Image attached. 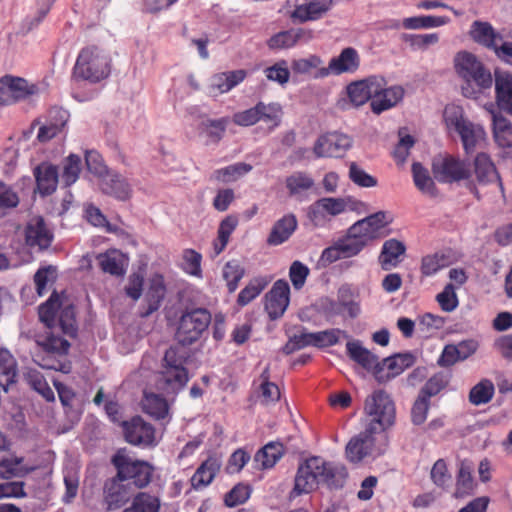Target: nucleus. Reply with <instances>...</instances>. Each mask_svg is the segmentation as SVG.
<instances>
[{
	"instance_id": "1",
	"label": "nucleus",
	"mask_w": 512,
	"mask_h": 512,
	"mask_svg": "<svg viewBox=\"0 0 512 512\" xmlns=\"http://www.w3.org/2000/svg\"><path fill=\"white\" fill-rule=\"evenodd\" d=\"M365 411L369 421L364 431L352 437L346 445L345 455L349 462L360 463L374 453L375 435L393 425L395 406L383 390H378L366 399Z\"/></svg>"
},
{
	"instance_id": "2",
	"label": "nucleus",
	"mask_w": 512,
	"mask_h": 512,
	"mask_svg": "<svg viewBox=\"0 0 512 512\" xmlns=\"http://www.w3.org/2000/svg\"><path fill=\"white\" fill-rule=\"evenodd\" d=\"M348 472L342 463L325 461L313 456L306 459L298 467L295 476L294 491L300 495L310 493L319 485L329 489H340L344 486Z\"/></svg>"
},
{
	"instance_id": "3",
	"label": "nucleus",
	"mask_w": 512,
	"mask_h": 512,
	"mask_svg": "<svg viewBox=\"0 0 512 512\" xmlns=\"http://www.w3.org/2000/svg\"><path fill=\"white\" fill-rule=\"evenodd\" d=\"M457 74L465 81L462 93L467 98H475L476 95L492 86V75L478 58L467 51H461L454 58Z\"/></svg>"
},
{
	"instance_id": "4",
	"label": "nucleus",
	"mask_w": 512,
	"mask_h": 512,
	"mask_svg": "<svg viewBox=\"0 0 512 512\" xmlns=\"http://www.w3.org/2000/svg\"><path fill=\"white\" fill-rule=\"evenodd\" d=\"M186 359V353L177 346L166 350L156 381L159 390L168 395L177 394L186 386L189 381L188 371L184 366Z\"/></svg>"
},
{
	"instance_id": "5",
	"label": "nucleus",
	"mask_w": 512,
	"mask_h": 512,
	"mask_svg": "<svg viewBox=\"0 0 512 512\" xmlns=\"http://www.w3.org/2000/svg\"><path fill=\"white\" fill-rule=\"evenodd\" d=\"M110 74V58L96 46L83 48L76 60L74 77L91 83H97Z\"/></svg>"
},
{
	"instance_id": "6",
	"label": "nucleus",
	"mask_w": 512,
	"mask_h": 512,
	"mask_svg": "<svg viewBox=\"0 0 512 512\" xmlns=\"http://www.w3.org/2000/svg\"><path fill=\"white\" fill-rule=\"evenodd\" d=\"M111 462L117 470L116 476L123 482L128 481V484H133L138 489L146 487L151 482L153 466L147 461L134 459L126 449H119Z\"/></svg>"
},
{
	"instance_id": "7",
	"label": "nucleus",
	"mask_w": 512,
	"mask_h": 512,
	"mask_svg": "<svg viewBox=\"0 0 512 512\" xmlns=\"http://www.w3.org/2000/svg\"><path fill=\"white\" fill-rule=\"evenodd\" d=\"M444 120L448 129L459 134L466 154L473 153L485 139L483 127L466 119L463 110L458 106H447L444 110Z\"/></svg>"
},
{
	"instance_id": "8",
	"label": "nucleus",
	"mask_w": 512,
	"mask_h": 512,
	"mask_svg": "<svg viewBox=\"0 0 512 512\" xmlns=\"http://www.w3.org/2000/svg\"><path fill=\"white\" fill-rule=\"evenodd\" d=\"M37 344L42 348V353L36 354L35 359L39 366L64 373L70 371V365L59 359L68 354L70 343L67 339L51 331L40 337Z\"/></svg>"
},
{
	"instance_id": "9",
	"label": "nucleus",
	"mask_w": 512,
	"mask_h": 512,
	"mask_svg": "<svg viewBox=\"0 0 512 512\" xmlns=\"http://www.w3.org/2000/svg\"><path fill=\"white\" fill-rule=\"evenodd\" d=\"M211 323V314L206 308L185 311L179 319L175 338L182 346L198 341Z\"/></svg>"
},
{
	"instance_id": "10",
	"label": "nucleus",
	"mask_w": 512,
	"mask_h": 512,
	"mask_svg": "<svg viewBox=\"0 0 512 512\" xmlns=\"http://www.w3.org/2000/svg\"><path fill=\"white\" fill-rule=\"evenodd\" d=\"M432 172L440 183H456L471 177L470 165L453 155L434 157Z\"/></svg>"
},
{
	"instance_id": "11",
	"label": "nucleus",
	"mask_w": 512,
	"mask_h": 512,
	"mask_svg": "<svg viewBox=\"0 0 512 512\" xmlns=\"http://www.w3.org/2000/svg\"><path fill=\"white\" fill-rule=\"evenodd\" d=\"M37 92L38 87L35 84H30L24 78L12 75L0 78V106L13 105L28 99Z\"/></svg>"
},
{
	"instance_id": "12",
	"label": "nucleus",
	"mask_w": 512,
	"mask_h": 512,
	"mask_svg": "<svg viewBox=\"0 0 512 512\" xmlns=\"http://www.w3.org/2000/svg\"><path fill=\"white\" fill-rule=\"evenodd\" d=\"M470 36L478 44L493 50L501 60L511 62V57L504 54L502 49L512 44V42L504 41L502 35L495 31L490 23L474 21L471 26Z\"/></svg>"
},
{
	"instance_id": "13",
	"label": "nucleus",
	"mask_w": 512,
	"mask_h": 512,
	"mask_svg": "<svg viewBox=\"0 0 512 512\" xmlns=\"http://www.w3.org/2000/svg\"><path fill=\"white\" fill-rule=\"evenodd\" d=\"M25 243L33 251H46L52 244L54 233L42 216L31 217L25 226Z\"/></svg>"
},
{
	"instance_id": "14",
	"label": "nucleus",
	"mask_w": 512,
	"mask_h": 512,
	"mask_svg": "<svg viewBox=\"0 0 512 512\" xmlns=\"http://www.w3.org/2000/svg\"><path fill=\"white\" fill-rule=\"evenodd\" d=\"M352 146V139L343 133L329 132L318 137L313 151L317 157H342Z\"/></svg>"
},
{
	"instance_id": "15",
	"label": "nucleus",
	"mask_w": 512,
	"mask_h": 512,
	"mask_svg": "<svg viewBox=\"0 0 512 512\" xmlns=\"http://www.w3.org/2000/svg\"><path fill=\"white\" fill-rule=\"evenodd\" d=\"M360 66V57L356 49L344 48L337 57H333L327 67H322L315 72V78H325L329 75H341L353 73Z\"/></svg>"
},
{
	"instance_id": "16",
	"label": "nucleus",
	"mask_w": 512,
	"mask_h": 512,
	"mask_svg": "<svg viewBox=\"0 0 512 512\" xmlns=\"http://www.w3.org/2000/svg\"><path fill=\"white\" fill-rule=\"evenodd\" d=\"M346 350L350 359L364 369L373 371L376 380L379 383H384L383 360L379 361L378 357L363 347L359 340L347 342Z\"/></svg>"
},
{
	"instance_id": "17",
	"label": "nucleus",
	"mask_w": 512,
	"mask_h": 512,
	"mask_svg": "<svg viewBox=\"0 0 512 512\" xmlns=\"http://www.w3.org/2000/svg\"><path fill=\"white\" fill-rule=\"evenodd\" d=\"M122 426L128 443L144 447L154 445V427L140 416H135L130 421H123Z\"/></svg>"
},
{
	"instance_id": "18",
	"label": "nucleus",
	"mask_w": 512,
	"mask_h": 512,
	"mask_svg": "<svg viewBox=\"0 0 512 512\" xmlns=\"http://www.w3.org/2000/svg\"><path fill=\"white\" fill-rule=\"evenodd\" d=\"M280 106L276 103L264 104L259 102L256 106L237 112L233 115V122L239 126H251L258 121H275L278 119Z\"/></svg>"
},
{
	"instance_id": "19",
	"label": "nucleus",
	"mask_w": 512,
	"mask_h": 512,
	"mask_svg": "<svg viewBox=\"0 0 512 512\" xmlns=\"http://www.w3.org/2000/svg\"><path fill=\"white\" fill-rule=\"evenodd\" d=\"M384 84V78L370 76L366 79L352 82L347 86V95L351 103L358 107L365 104L369 99L377 95Z\"/></svg>"
},
{
	"instance_id": "20",
	"label": "nucleus",
	"mask_w": 512,
	"mask_h": 512,
	"mask_svg": "<svg viewBox=\"0 0 512 512\" xmlns=\"http://www.w3.org/2000/svg\"><path fill=\"white\" fill-rule=\"evenodd\" d=\"M290 287L287 281L277 280L265 295V310L273 320L281 317L289 305Z\"/></svg>"
},
{
	"instance_id": "21",
	"label": "nucleus",
	"mask_w": 512,
	"mask_h": 512,
	"mask_svg": "<svg viewBox=\"0 0 512 512\" xmlns=\"http://www.w3.org/2000/svg\"><path fill=\"white\" fill-rule=\"evenodd\" d=\"M386 224V213L384 211H378L354 223L350 227V233L359 236L361 239L365 240L367 244L369 241L378 238L379 231L384 228Z\"/></svg>"
},
{
	"instance_id": "22",
	"label": "nucleus",
	"mask_w": 512,
	"mask_h": 512,
	"mask_svg": "<svg viewBox=\"0 0 512 512\" xmlns=\"http://www.w3.org/2000/svg\"><path fill=\"white\" fill-rule=\"evenodd\" d=\"M247 76L244 69L217 73L210 79L208 94L212 97L224 94L240 84Z\"/></svg>"
},
{
	"instance_id": "23",
	"label": "nucleus",
	"mask_w": 512,
	"mask_h": 512,
	"mask_svg": "<svg viewBox=\"0 0 512 512\" xmlns=\"http://www.w3.org/2000/svg\"><path fill=\"white\" fill-rule=\"evenodd\" d=\"M37 190L42 196L51 195L56 191L59 182L58 167L48 162H42L33 171Z\"/></svg>"
},
{
	"instance_id": "24",
	"label": "nucleus",
	"mask_w": 512,
	"mask_h": 512,
	"mask_svg": "<svg viewBox=\"0 0 512 512\" xmlns=\"http://www.w3.org/2000/svg\"><path fill=\"white\" fill-rule=\"evenodd\" d=\"M130 498V492L127 485L115 476L108 479L104 484V502L107 510H115L124 505Z\"/></svg>"
},
{
	"instance_id": "25",
	"label": "nucleus",
	"mask_w": 512,
	"mask_h": 512,
	"mask_svg": "<svg viewBox=\"0 0 512 512\" xmlns=\"http://www.w3.org/2000/svg\"><path fill=\"white\" fill-rule=\"evenodd\" d=\"M101 190L118 200L126 201L131 197L132 188L127 179L122 175L111 172L106 173L100 181Z\"/></svg>"
},
{
	"instance_id": "26",
	"label": "nucleus",
	"mask_w": 512,
	"mask_h": 512,
	"mask_svg": "<svg viewBox=\"0 0 512 512\" xmlns=\"http://www.w3.org/2000/svg\"><path fill=\"white\" fill-rule=\"evenodd\" d=\"M404 96V89L401 86H392L386 88V81L382 85L381 91L374 95L370 106L371 110L375 114H381L382 112L396 106Z\"/></svg>"
},
{
	"instance_id": "27",
	"label": "nucleus",
	"mask_w": 512,
	"mask_h": 512,
	"mask_svg": "<svg viewBox=\"0 0 512 512\" xmlns=\"http://www.w3.org/2000/svg\"><path fill=\"white\" fill-rule=\"evenodd\" d=\"M333 4L334 0H312L296 6L292 17L301 22L318 20L332 8Z\"/></svg>"
},
{
	"instance_id": "28",
	"label": "nucleus",
	"mask_w": 512,
	"mask_h": 512,
	"mask_svg": "<svg viewBox=\"0 0 512 512\" xmlns=\"http://www.w3.org/2000/svg\"><path fill=\"white\" fill-rule=\"evenodd\" d=\"M312 38V32L303 28L281 31L272 36L268 41L271 49L290 48L298 42H308Z\"/></svg>"
},
{
	"instance_id": "29",
	"label": "nucleus",
	"mask_w": 512,
	"mask_h": 512,
	"mask_svg": "<svg viewBox=\"0 0 512 512\" xmlns=\"http://www.w3.org/2000/svg\"><path fill=\"white\" fill-rule=\"evenodd\" d=\"M221 459L216 455L209 456L196 470L191 478L195 489L208 486L220 470Z\"/></svg>"
},
{
	"instance_id": "30",
	"label": "nucleus",
	"mask_w": 512,
	"mask_h": 512,
	"mask_svg": "<svg viewBox=\"0 0 512 512\" xmlns=\"http://www.w3.org/2000/svg\"><path fill=\"white\" fill-rule=\"evenodd\" d=\"M474 173L479 184L487 185L493 182H498L500 189H503V185L500 181L495 165L487 154H477L474 159Z\"/></svg>"
},
{
	"instance_id": "31",
	"label": "nucleus",
	"mask_w": 512,
	"mask_h": 512,
	"mask_svg": "<svg viewBox=\"0 0 512 512\" xmlns=\"http://www.w3.org/2000/svg\"><path fill=\"white\" fill-rule=\"evenodd\" d=\"M298 225L297 219L293 214H287L277 220L273 225L267 238L269 245L277 246L287 241Z\"/></svg>"
},
{
	"instance_id": "32",
	"label": "nucleus",
	"mask_w": 512,
	"mask_h": 512,
	"mask_svg": "<svg viewBox=\"0 0 512 512\" xmlns=\"http://www.w3.org/2000/svg\"><path fill=\"white\" fill-rule=\"evenodd\" d=\"M416 357L411 352L398 353L383 359L384 382L401 374L405 369L414 365Z\"/></svg>"
},
{
	"instance_id": "33",
	"label": "nucleus",
	"mask_w": 512,
	"mask_h": 512,
	"mask_svg": "<svg viewBox=\"0 0 512 512\" xmlns=\"http://www.w3.org/2000/svg\"><path fill=\"white\" fill-rule=\"evenodd\" d=\"M406 252V246L397 239L386 240L379 255V263L383 270H390L401 262Z\"/></svg>"
},
{
	"instance_id": "34",
	"label": "nucleus",
	"mask_w": 512,
	"mask_h": 512,
	"mask_svg": "<svg viewBox=\"0 0 512 512\" xmlns=\"http://www.w3.org/2000/svg\"><path fill=\"white\" fill-rule=\"evenodd\" d=\"M165 285L161 275H154L150 279L149 289L146 295L147 307L140 312L141 317H148L157 311L165 296Z\"/></svg>"
},
{
	"instance_id": "35",
	"label": "nucleus",
	"mask_w": 512,
	"mask_h": 512,
	"mask_svg": "<svg viewBox=\"0 0 512 512\" xmlns=\"http://www.w3.org/2000/svg\"><path fill=\"white\" fill-rule=\"evenodd\" d=\"M495 91L500 110L512 114V76L508 73H496Z\"/></svg>"
},
{
	"instance_id": "36",
	"label": "nucleus",
	"mask_w": 512,
	"mask_h": 512,
	"mask_svg": "<svg viewBox=\"0 0 512 512\" xmlns=\"http://www.w3.org/2000/svg\"><path fill=\"white\" fill-rule=\"evenodd\" d=\"M97 259L103 272L113 276H123L125 274V259L120 252L116 250L108 251L100 254Z\"/></svg>"
},
{
	"instance_id": "37",
	"label": "nucleus",
	"mask_w": 512,
	"mask_h": 512,
	"mask_svg": "<svg viewBox=\"0 0 512 512\" xmlns=\"http://www.w3.org/2000/svg\"><path fill=\"white\" fill-rule=\"evenodd\" d=\"M284 448L280 442H270L260 449L254 456V461L262 469L272 468L283 456Z\"/></svg>"
},
{
	"instance_id": "38",
	"label": "nucleus",
	"mask_w": 512,
	"mask_h": 512,
	"mask_svg": "<svg viewBox=\"0 0 512 512\" xmlns=\"http://www.w3.org/2000/svg\"><path fill=\"white\" fill-rule=\"evenodd\" d=\"M142 405L144 412L156 420H163L169 416L168 403L165 398L158 394L146 393Z\"/></svg>"
},
{
	"instance_id": "39",
	"label": "nucleus",
	"mask_w": 512,
	"mask_h": 512,
	"mask_svg": "<svg viewBox=\"0 0 512 512\" xmlns=\"http://www.w3.org/2000/svg\"><path fill=\"white\" fill-rule=\"evenodd\" d=\"M17 363L13 355L6 349H0V385L7 387L16 381Z\"/></svg>"
},
{
	"instance_id": "40",
	"label": "nucleus",
	"mask_w": 512,
	"mask_h": 512,
	"mask_svg": "<svg viewBox=\"0 0 512 512\" xmlns=\"http://www.w3.org/2000/svg\"><path fill=\"white\" fill-rule=\"evenodd\" d=\"M346 202L342 198H321L317 200L313 205L309 208L310 217L314 220L317 218L318 214L321 211H326L328 214L332 216H336L345 211Z\"/></svg>"
},
{
	"instance_id": "41",
	"label": "nucleus",
	"mask_w": 512,
	"mask_h": 512,
	"mask_svg": "<svg viewBox=\"0 0 512 512\" xmlns=\"http://www.w3.org/2000/svg\"><path fill=\"white\" fill-rule=\"evenodd\" d=\"M22 457H7L0 455V477L3 479H10L13 477H24L33 468H25L22 466Z\"/></svg>"
},
{
	"instance_id": "42",
	"label": "nucleus",
	"mask_w": 512,
	"mask_h": 512,
	"mask_svg": "<svg viewBox=\"0 0 512 512\" xmlns=\"http://www.w3.org/2000/svg\"><path fill=\"white\" fill-rule=\"evenodd\" d=\"M412 174L415 186L424 194L436 196L438 191L434 180L430 176L428 170L419 162L412 164Z\"/></svg>"
},
{
	"instance_id": "43",
	"label": "nucleus",
	"mask_w": 512,
	"mask_h": 512,
	"mask_svg": "<svg viewBox=\"0 0 512 512\" xmlns=\"http://www.w3.org/2000/svg\"><path fill=\"white\" fill-rule=\"evenodd\" d=\"M82 169L81 157L77 154H70L63 161V172L61 180L65 187H69L74 184L78 178Z\"/></svg>"
},
{
	"instance_id": "44",
	"label": "nucleus",
	"mask_w": 512,
	"mask_h": 512,
	"mask_svg": "<svg viewBox=\"0 0 512 512\" xmlns=\"http://www.w3.org/2000/svg\"><path fill=\"white\" fill-rule=\"evenodd\" d=\"M160 501L157 497L148 493H138L131 506L126 508L123 512H159Z\"/></svg>"
},
{
	"instance_id": "45",
	"label": "nucleus",
	"mask_w": 512,
	"mask_h": 512,
	"mask_svg": "<svg viewBox=\"0 0 512 512\" xmlns=\"http://www.w3.org/2000/svg\"><path fill=\"white\" fill-rule=\"evenodd\" d=\"M473 490L472 467L464 462L461 463L457 475L455 498H463L471 494Z\"/></svg>"
},
{
	"instance_id": "46",
	"label": "nucleus",
	"mask_w": 512,
	"mask_h": 512,
	"mask_svg": "<svg viewBox=\"0 0 512 512\" xmlns=\"http://www.w3.org/2000/svg\"><path fill=\"white\" fill-rule=\"evenodd\" d=\"M495 392L492 381L488 379L481 380L469 393V401L476 406L488 403Z\"/></svg>"
},
{
	"instance_id": "47",
	"label": "nucleus",
	"mask_w": 512,
	"mask_h": 512,
	"mask_svg": "<svg viewBox=\"0 0 512 512\" xmlns=\"http://www.w3.org/2000/svg\"><path fill=\"white\" fill-rule=\"evenodd\" d=\"M336 243L343 258L357 255L367 245L365 240L350 233V229L348 230L347 236L339 239Z\"/></svg>"
},
{
	"instance_id": "48",
	"label": "nucleus",
	"mask_w": 512,
	"mask_h": 512,
	"mask_svg": "<svg viewBox=\"0 0 512 512\" xmlns=\"http://www.w3.org/2000/svg\"><path fill=\"white\" fill-rule=\"evenodd\" d=\"M449 18L445 16H417L409 17L403 20V26L406 29H421L443 26Z\"/></svg>"
},
{
	"instance_id": "49",
	"label": "nucleus",
	"mask_w": 512,
	"mask_h": 512,
	"mask_svg": "<svg viewBox=\"0 0 512 512\" xmlns=\"http://www.w3.org/2000/svg\"><path fill=\"white\" fill-rule=\"evenodd\" d=\"M30 387L39 393L45 400L53 402L55 395L44 376L36 370H30L26 376Z\"/></svg>"
},
{
	"instance_id": "50",
	"label": "nucleus",
	"mask_w": 512,
	"mask_h": 512,
	"mask_svg": "<svg viewBox=\"0 0 512 512\" xmlns=\"http://www.w3.org/2000/svg\"><path fill=\"white\" fill-rule=\"evenodd\" d=\"M244 274L245 270L237 260L228 261L224 265L222 275L230 293H233L237 289L238 283L243 278Z\"/></svg>"
},
{
	"instance_id": "51",
	"label": "nucleus",
	"mask_w": 512,
	"mask_h": 512,
	"mask_svg": "<svg viewBox=\"0 0 512 512\" xmlns=\"http://www.w3.org/2000/svg\"><path fill=\"white\" fill-rule=\"evenodd\" d=\"M494 138L503 148L512 147V124L505 118H494Z\"/></svg>"
},
{
	"instance_id": "52",
	"label": "nucleus",
	"mask_w": 512,
	"mask_h": 512,
	"mask_svg": "<svg viewBox=\"0 0 512 512\" xmlns=\"http://www.w3.org/2000/svg\"><path fill=\"white\" fill-rule=\"evenodd\" d=\"M268 281L264 278H254L252 279L248 285L243 288L237 298V303L240 306H245L249 304L253 299H255L267 286Z\"/></svg>"
},
{
	"instance_id": "53",
	"label": "nucleus",
	"mask_w": 512,
	"mask_h": 512,
	"mask_svg": "<svg viewBox=\"0 0 512 512\" xmlns=\"http://www.w3.org/2000/svg\"><path fill=\"white\" fill-rule=\"evenodd\" d=\"M252 166L246 163H235L233 165H229L225 168L218 169L214 172V176L217 180L223 182L235 181L239 177L245 175L250 172Z\"/></svg>"
},
{
	"instance_id": "54",
	"label": "nucleus",
	"mask_w": 512,
	"mask_h": 512,
	"mask_svg": "<svg viewBox=\"0 0 512 512\" xmlns=\"http://www.w3.org/2000/svg\"><path fill=\"white\" fill-rule=\"evenodd\" d=\"M285 184L290 195H296L309 190L314 185V180L304 172H295L286 178Z\"/></svg>"
},
{
	"instance_id": "55",
	"label": "nucleus",
	"mask_w": 512,
	"mask_h": 512,
	"mask_svg": "<svg viewBox=\"0 0 512 512\" xmlns=\"http://www.w3.org/2000/svg\"><path fill=\"white\" fill-rule=\"evenodd\" d=\"M340 335L348 338V334L338 328L327 329L324 331L313 332L314 347H330L339 342Z\"/></svg>"
},
{
	"instance_id": "56",
	"label": "nucleus",
	"mask_w": 512,
	"mask_h": 512,
	"mask_svg": "<svg viewBox=\"0 0 512 512\" xmlns=\"http://www.w3.org/2000/svg\"><path fill=\"white\" fill-rule=\"evenodd\" d=\"M338 305L347 310L350 318L359 316L361 309L359 303L355 301L353 293L348 286H342L338 290Z\"/></svg>"
},
{
	"instance_id": "57",
	"label": "nucleus",
	"mask_w": 512,
	"mask_h": 512,
	"mask_svg": "<svg viewBox=\"0 0 512 512\" xmlns=\"http://www.w3.org/2000/svg\"><path fill=\"white\" fill-rule=\"evenodd\" d=\"M448 264V258L442 253L427 255L422 259L421 272L425 276H432Z\"/></svg>"
},
{
	"instance_id": "58",
	"label": "nucleus",
	"mask_w": 512,
	"mask_h": 512,
	"mask_svg": "<svg viewBox=\"0 0 512 512\" xmlns=\"http://www.w3.org/2000/svg\"><path fill=\"white\" fill-rule=\"evenodd\" d=\"M448 384V378L444 373H437L433 375L425 385L421 388L418 395L430 401V398L437 395Z\"/></svg>"
},
{
	"instance_id": "59",
	"label": "nucleus",
	"mask_w": 512,
	"mask_h": 512,
	"mask_svg": "<svg viewBox=\"0 0 512 512\" xmlns=\"http://www.w3.org/2000/svg\"><path fill=\"white\" fill-rule=\"evenodd\" d=\"M56 267L49 265L39 268L34 275V282L38 295L42 296L47 290V284L53 283L57 277Z\"/></svg>"
},
{
	"instance_id": "60",
	"label": "nucleus",
	"mask_w": 512,
	"mask_h": 512,
	"mask_svg": "<svg viewBox=\"0 0 512 512\" xmlns=\"http://www.w3.org/2000/svg\"><path fill=\"white\" fill-rule=\"evenodd\" d=\"M59 325L66 336L75 337L77 335L78 329L75 320V309L72 305H68L61 310Z\"/></svg>"
},
{
	"instance_id": "61",
	"label": "nucleus",
	"mask_w": 512,
	"mask_h": 512,
	"mask_svg": "<svg viewBox=\"0 0 512 512\" xmlns=\"http://www.w3.org/2000/svg\"><path fill=\"white\" fill-rule=\"evenodd\" d=\"M229 119L226 117L220 119H208L201 123V128L206 135L213 141H219L225 133Z\"/></svg>"
},
{
	"instance_id": "62",
	"label": "nucleus",
	"mask_w": 512,
	"mask_h": 512,
	"mask_svg": "<svg viewBox=\"0 0 512 512\" xmlns=\"http://www.w3.org/2000/svg\"><path fill=\"white\" fill-rule=\"evenodd\" d=\"M350 180L360 187L370 188L377 185V179L366 173L355 162H351L349 166Z\"/></svg>"
},
{
	"instance_id": "63",
	"label": "nucleus",
	"mask_w": 512,
	"mask_h": 512,
	"mask_svg": "<svg viewBox=\"0 0 512 512\" xmlns=\"http://www.w3.org/2000/svg\"><path fill=\"white\" fill-rule=\"evenodd\" d=\"M323 61L322 59L317 55H310L307 58H301V59H295L291 63V69L294 73L297 74H308L312 70L316 69V72L318 69H320Z\"/></svg>"
},
{
	"instance_id": "64",
	"label": "nucleus",
	"mask_w": 512,
	"mask_h": 512,
	"mask_svg": "<svg viewBox=\"0 0 512 512\" xmlns=\"http://www.w3.org/2000/svg\"><path fill=\"white\" fill-rule=\"evenodd\" d=\"M264 73L268 80L277 82L281 85L286 84L290 77V71L286 61L284 60L279 61L270 67H267L264 70Z\"/></svg>"
}]
</instances>
